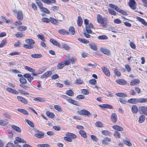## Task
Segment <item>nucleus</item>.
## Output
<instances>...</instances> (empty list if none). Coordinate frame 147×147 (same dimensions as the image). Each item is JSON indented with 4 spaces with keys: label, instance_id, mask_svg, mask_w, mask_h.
<instances>
[{
    "label": "nucleus",
    "instance_id": "a19ab883",
    "mask_svg": "<svg viewBox=\"0 0 147 147\" xmlns=\"http://www.w3.org/2000/svg\"><path fill=\"white\" fill-rule=\"evenodd\" d=\"M69 33L71 35H74L75 33L74 28L72 26H70L69 29Z\"/></svg>",
    "mask_w": 147,
    "mask_h": 147
},
{
    "label": "nucleus",
    "instance_id": "2f4dec72",
    "mask_svg": "<svg viewBox=\"0 0 147 147\" xmlns=\"http://www.w3.org/2000/svg\"><path fill=\"white\" fill-rule=\"evenodd\" d=\"M43 3L47 4L50 5L51 3H55L56 0H41Z\"/></svg>",
    "mask_w": 147,
    "mask_h": 147
},
{
    "label": "nucleus",
    "instance_id": "ddd939ff",
    "mask_svg": "<svg viewBox=\"0 0 147 147\" xmlns=\"http://www.w3.org/2000/svg\"><path fill=\"white\" fill-rule=\"evenodd\" d=\"M101 70L108 77L111 76V73L109 69L105 67H102L101 68Z\"/></svg>",
    "mask_w": 147,
    "mask_h": 147
},
{
    "label": "nucleus",
    "instance_id": "423d86ee",
    "mask_svg": "<svg viewBox=\"0 0 147 147\" xmlns=\"http://www.w3.org/2000/svg\"><path fill=\"white\" fill-rule=\"evenodd\" d=\"M84 22L85 24L86 25V29L87 32L88 33H92V31L91 29L93 28L94 26L91 23L88 25L89 21L87 19H85L84 20Z\"/></svg>",
    "mask_w": 147,
    "mask_h": 147
},
{
    "label": "nucleus",
    "instance_id": "c9c22d12",
    "mask_svg": "<svg viewBox=\"0 0 147 147\" xmlns=\"http://www.w3.org/2000/svg\"><path fill=\"white\" fill-rule=\"evenodd\" d=\"M138 111V109L136 105H133L131 107V111L134 114L137 113Z\"/></svg>",
    "mask_w": 147,
    "mask_h": 147
},
{
    "label": "nucleus",
    "instance_id": "20e7f679",
    "mask_svg": "<svg viewBox=\"0 0 147 147\" xmlns=\"http://www.w3.org/2000/svg\"><path fill=\"white\" fill-rule=\"evenodd\" d=\"M25 42L28 44L23 45V47L27 49H32L33 48L34 45L35 43L34 40L32 38H27L25 40Z\"/></svg>",
    "mask_w": 147,
    "mask_h": 147
},
{
    "label": "nucleus",
    "instance_id": "e2e57ef3",
    "mask_svg": "<svg viewBox=\"0 0 147 147\" xmlns=\"http://www.w3.org/2000/svg\"><path fill=\"white\" fill-rule=\"evenodd\" d=\"M26 122L31 127H34V125L32 122L27 119L25 120Z\"/></svg>",
    "mask_w": 147,
    "mask_h": 147
},
{
    "label": "nucleus",
    "instance_id": "052dcab7",
    "mask_svg": "<svg viewBox=\"0 0 147 147\" xmlns=\"http://www.w3.org/2000/svg\"><path fill=\"white\" fill-rule=\"evenodd\" d=\"M98 38L99 40H106L108 39V37L106 35H102L99 36Z\"/></svg>",
    "mask_w": 147,
    "mask_h": 147
},
{
    "label": "nucleus",
    "instance_id": "bb28decb",
    "mask_svg": "<svg viewBox=\"0 0 147 147\" xmlns=\"http://www.w3.org/2000/svg\"><path fill=\"white\" fill-rule=\"evenodd\" d=\"M140 80L137 79H133L132 80L130 83V85L131 86L136 85L139 83Z\"/></svg>",
    "mask_w": 147,
    "mask_h": 147
},
{
    "label": "nucleus",
    "instance_id": "864d4df0",
    "mask_svg": "<svg viewBox=\"0 0 147 147\" xmlns=\"http://www.w3.org/2000/svg\"><path fill=\"white\" fill-rule=\"evenodd\" d=\"M145 120V116L143 115H140L139 118L138 122L140 123H143Z\"/></svg>",
    "mask_w": 147,
    "mask_h": 147
},
{
    "label": "nucleus",
    "instance_id": "4be33fe9",
    "mask_svg": "<svg viewBox=\"0 0 147 147\" xmlns=\"http://www.w3.org/2000/svg\"><path fill=\"white\" fill-rule=\"evenodd\" d=\"M100 51L105 54L109 55L110 54V51L108 49L103 47L100 48Z\"/></svg>",
    "mask_w": 147,
    "mask_h": 147
},
{
    "label": "nucleus",
    "instance_id": "09e8293b",
    "mask_svg": "<svg viewBox=\"0 0 147 147\" xmlns=\"http://www.w3.org/2000/svg\"><path fill=\"white\" fill-rule=\"evenodd\" d=\"M11 127L16 131L18 132H21V129L19 127L13 125L11 126Z\"/></svg>",
    "mask_w": 147,
    "mask_h": 147
},
{
    "label": "nucleus",
    "instance_id": "b1692460",
    "mask_svg": "<svg viewBox=\"0 0 147 147\" xmlns=\"http://www.w3.org/2000/svg\"><path fill=\"white\" fill-rule=\"evenodd\" d=\"M98 106L101 108H107L110 109H113V107L112 106L106 104H103L102 105H99Z\"/></svg>",
    "mask_w": 147,
    "mask_h": 147
},
{
    "label": "nucleus",
    "instance_id": "f03ea898",
    "mask_svg": "<svg viewBox=\"0 0 147 147\" xmlns=\"http://www.w3.org/2000/svg\"><path fill=\"white\" fill-rule=\"evenodd\" d=\"M97 20L100 26L103 28L107 27L108 24V20L106 18H103L100 14H98L96 17Z\"/></svg>",
    "mask_w": 147,
    "mask_h": 147
},
{
    "label": "nucleus",
    "instance_id": "774afa93",
    "mask_svg": "<svg viewBox=\"0 0 147 147\" xmlns=\"http://www.w3.org/2000/svg\"><path fill=\"white\" fill-rule=\"evenodd\" d=\"M59 7L56 6H54L51 7V10L55 12L59 9Z\"/></svg>",
    "mask_w": 147,
    "mask_h": 147
},
{
    "label": "nucleus",
    "instance_id": "0eeeda50",
    "mask_svg": "<svg viewBox=\"0 0 147 147\" xmlns=\"http://www.w3.org/2000/svg\"><path fill=\"white\" fill-rule=\"evenodd\" d=\"M60 97L66 100L69 103L73 104L77 106L80 105L79 103L77 101L71 99V97H69L65 95H62Z\"/></svg>",
    "mask_w": 147,
    "mask_h": 147
},
{
    "label": "nucleus",
    "instance_id": "79ce46f5",
    "mask_svg": "<svg viewBox=\"0 0 147 147\" xmlns=\"http://www.w3.org/2000/svg\"><path fill=\"white\" fill-rule=\"evenodd\" d=\"M46 115L51 118H53L55 117V115L52 112H50L49 111H47L46 112Z\"/></svg>",
    "mask_w": 147,
    "mask_h": 147
},
{
    "label": "nucleus",
    "instance_id": "8fccbe9b",
    "mask_svg": "<svg viewBox=\"0 0 147 147\" xmlns=\"http://www.w3.org/2000/svg\"><path fill=\"white\" fill-rule=\"evenodd\" d=\"M78 40L84 44H87L89 42V41L88 40L85 39L79 38L78 39Z\"/></svg>",
    "mask_w": 147,
    "mask_h": 147
},
{
    "label": "nucleus",
    "instance_id": "1a4fd4ad",
    "mask_svg": "<svg viewBox=\"0 0 147 147\" xmlns=\"http://www.w3.org/2000/svg\"><path fill=\"white\" fill-rule=\"evenodd\" d=\"M77 113L80 115L89 117L91 115V114L90 112L86 109H82L78 111Z\"/></svg>",
    "mask_w": 147,
    "mask_h": 147
},
{
    "label": "nucleus",
    "instance_id": "4468645a",
    "mask_svg": "<svg viewBox=\"0 0 147 147\" xmlns=\"http://www.w3.org/2000/svg\"><path fill=\"white\" fill-rule=\"evenodd\" d=\"M24 77L27 79L28 82L31 83L34 79L33 77L31 76V74L29 73L24 74L23 75Z\"/></svg>",
    "mask_w": 147,
    "mask_h": 147
},
{
    "label": "nucleus",
    "instance_id": "69168bd1",
    "mask_svg": "<svg viewBox=\"0 0 147 147\" xmlns=\"http://www.w3.org/2000/svg\"><path fill=\"white\" fill-rule=\"evenodd\" d=\"M117 11L121 13L123 15L127 16V13L126 11L122 9H120L119 8L118 9V10H117Z\"/></svg>",
    "mask_w": 147,
    "mask_h": 147
},
{
    "label": "nucleus",
    "instance_id": "680f3d73",
    "mask_svg": "<svg viewBox=\"0 0 147 147\" xmlns=\"http://www.w3.org/2000/svg\"><path fill=\"white\" fill-rule=\"evenodd\" d=\"M123 142L126 145L129 146H130L132 145L131 143L128 139L127 140H123Z\"/></svg>",
    "mask_w": 147,
    "mask_h": 147
},
{
    "label": "nucleus",
    "instance_id": "72a5a7b5",
    "mask_svg": "<svg viewBox=\"0 0 147 147\" xmlns=\"http://www.w3.org/2000/svg\"><path fill=\"white\" fill-rule=\"evenodd\" d=\"M65 135L66 136L70 138L71 139H75L77 137L74 134L69 132H67Z\"/></svg>",
    "mask_w": 147,
    "mask_h": 147
},
{
    "label": "nucleus",
    "instance_id": "6e6d98bb",
    "mask_svg": "<svg viewBox=\"0 0 147 147\" xmlns=\"http://www.w3.org/2000/svg\"><path fill=\"white\" fill-rule=\"evenodd\" d=\"M108 11L109 13L111 15L116 16L117 14L116 11L112 9L109 8L108 9Z\"/></svg>",
    "mask_w": 147,
    "mask_h": 147
},
{
    "label": "nucleus",
    "instance_id": "2eb2a0df",
    "mask_svg": "<svg viewBox=\"0 0 147 147\" xmlns=\"http://www.w3.org/2000/svg\"><path fill=\"white\" fill-rule=\"evenodd\" d=\"M139 111L142 114L147 115V107L141 106L139 107Z\"/></svg>",
    "mask_w": 147,
    "mask_h": 147
},
{
    "label": "nucleus",
    "instance_id": "58836bf2",
    "mask_svg": "<svg viewBox=\"0 0 147 147\" xmlns=\"http://www.w3.org/2000/svg\"><path fill=\"white\" fill-rule=\"evenodd\" d=\"M58 32L60 34H62L63 35H69V33L68 32L63 29L59 30H58Z\"/></svg>",
    "mask_w": 147,
    "mask_h": 147
},
{
    "label": "nucleus",
    "instance_id": "393cba45",
    "mask_svg": "<svg viewBox=\"0 0 147 147\" xmlns=\"http://www.w3.org/2000/svg\"><path fill=\"white\" fill-rule=\"evenodd\" d=\"M7 91L9 92L14 94H18V92L16 90L12 89L9 87H7L6 89Z\"/></svg>",
    "mask_w": 147,
    "mask_h": 147
},
{
    "label": "nucleus",
    "instance_id": "39448f33",
    "mask_svg": "<svg viewBox=\"0 0 147 147\" xmlns=\"http://www.w3.org/2000/svg\"><path fill=\"white\" fill-rule=\"evenodd\" d=\"M35 2L42 12L46 14H50L49 11L47 8L43 7V5L39 0H35Z\"/></svg>",
    "mask_w": 147,
    "mask_h": 147
},
{
    "label": "nucleus",
    "instance_id": "a878e982",
    "mask_svg": "<svg viewBox=\"0 0 147 147\" xmlns=\"http://www.w3.org/2000/svg\"><path fill=\"white\" fill-rule=\"evenodd\" d=\"M114 130H115L116 131H122L124 130L123 127L121 126L118 125H115L112 126Z\"/></svg>",
    "mask_w": 147,
    "mask_h": 147
},
{
    "label": "nucleus",
    "instance_id": "aec40b11",
    "mask_svg": "<svg viewBox=\"0 0 147 147\" xmlns=\"http://www.w3.org/2000/svg\"><path fill=\"white\" fill-rule=\"evenodd\" d=\"M52 74V72L51 71H48L46 72L42 75L41 76V78L42 79L46 78L50 76Z\"/></svg>",
    "mask_w": 147,
    "mask_h": 147
},
{
    "label": "nucleus",
    "instance_id": "0e129e2a",
    "mask_svg": "<svg viewBox=\"0 0 147 147\" xmlns=\"http://www.w3.org/2000/svg\"><path fill=\"white\" fill-rule=\"evenodd\" d=\"M102 133L104 135L108 136H109L111 134V133L109 131L106 130L102 131Z\"/></svg>",
    "mask_w": 147,
    "mask_h": 147
},
{
    "label": "nucleus",
    "instance_id": "a18cd8bd",
    "mask_svg": "<svg viewBox=\"0 0 147 147\" xmlns=\"http://www.w3.org/2000/svg\"><path fill=\"white\" fill-rule=\"evenodd\" d=\"M79 133L82 137L84 138H87L86 133L85 131L83 130H80L79 131Z\"/></svg>",
    "mask_w": 147,
    "mask_h": 147
},
{
    "label": "nucleus",
    "instance_id": "c03bdc74",
    "mask_svg": "<svg viewBox=\"0 0 147 147\" xmlns=\"http://www.w3.org/2000/svg\"><path fill=\"white\" fill-rule=\"evenodd\" d=\"M65 94L70 96H73L74 95V92L71 89L67 90Z\"/></svg>",
    "mask_w": 147,
    "mask_h": 147
},
{
    "label": "nucleus",
    "instance_id": "c756f323",
    "mask_svg": "<svg viewBox=\"0 0 147 147\" xmlns=\"http://www.w3.org/2000/svg\"><path fill=\"white\" fill-rule=\"evenodd\" d=\"M61 48L67 51H69L70 49V47L67 44L65 43H62V47L61 46Z\"/></svg>",
    "mask_w": 147,
    "mask_h": 147
},
{
    "label": "nucleus",
    "instance_id": "338daca9",
    "mask_svg": "<svg viewBox=\"0 0 147 147\" xmlns=\"http://www.w3.org/2000/svg\"><path fill=\"white\" fill-rule=\"evenodd\" d=\"M38 38L40 39L43 41H45L44 35L42 34H39L37 35Z\"/></svg>",
    "mask_w": 147,
    "mask_h": 147
},
{
    "label": "nucleus",
    "instance_id": "9d476101",
    "mask_svg": "<svg viewBox=\"0 0 147 147\" xmlns=\"http://www.w3.org/2000/svg\"><path fill=\"white\" fill-rule=\"evenodd\" d=\"M128 6L132 10L136 9L137 4L134 0H129L128 3Z\"/></svg>",
    "mask_w": 147,
    "mask_h": 147
},
{
    "label": "nucleus",
    "instance_id": "f257e3e1",
    "mask_svg": "<svg viewBox=\"0 0 147 147\" xmlns=\"http://www.w3.org/2000/svg\"><path fill=\"white\" fill-rule=\"evenodd\" d=\"M76 59L75 58L71 57L69 60L67 59L65 60L64 61L59 63L57 66V69H61L65 66L68 65H70V63L73 64L76 61Z\"/></svg>",
    "mask_w": 147,
    "mask_h": 147
},
{
    "label": "nucleus",
    "instance_id": "f3484780",
    "mask_svg": "<svg viewBox=\"0 0 147 147\" xmlns=\"http://www.w3.org/2000/svg\"><path fill=\"white\" fill-rule=\"evenodd\" d=\"M115 82L118 84L121 85H126L127 84V82L125 80L122 79L116 80Z\"/></svg>",
    "mask_w": 147,
    "mask_h": 147
},
{
    "label": "nucleus",
    "instance_id": "f704fd0d",
    "mask_svg": "<svg viewBox=\"0 0 147 147\" xmlns=\"http://www.w3.org/2000/svg\"><path fill=\"white\" fill-rule=\"evenodd\" d=\"M83 23V20L82 17L80 16H78L77 20V24L79 27L81 26Z\"/></svg>",
    "mask_w": 147,
    "mask_h": 147
},
{
    "label": "nucleus",
    "instance_id": "5fc2aeb1",
    "mask_svg": "<svg viewBox=\"0 0 147 147\" xmlns=\"http://www.w3.org/2000/svg\"><path fill=\"white\" fill-rule=\"evenodd\" d=\"M8 138L11 139L13 136V133L12 131L10 130H8L6 132Z\"/></svg>",
    "mask_w": 147,
    "mask_h": 147
},
{
    "label": "nucleus",
    "instance_id": "dca6fc26",
    "mask_svg": "<svg viewBox=\"0 0 147 147\" xmlns=\"http://www.w3.org/2000/svg\"><path fill=\"white\" fill-rule=\"evenodd\" d=\"M14 12L15 13H16L17 14V18L18 20L22 21L23 20V15L22 11H17L16 10H14Z\"/></svg>",
    "mask_w": 147,
    "mask_h": 147
},
{
    "label": "nucleus",
    "instance_id": "4d7b16f0",
    "mask_svg": "<svg viewBox=\"0 0 147 147\" xmlns=\"http://www.w3.org/2000/svg\"><path fill=\"white\" fill-rule=\"evenodd\" d=\"M113 135L116 138L119 139L121 138V135L120 133L117 131H115Z\"/></svg>",
    "mask_w": 147,
    "mask_h": 147
},
{
    "label": "nucleus",
    "instance_id": "c85d7f7f",
    "mask_svg": "<svg viewBox=\"0 0 147 147\" xmlns=\"http://www.w3.org/2000/svg\"><path fill=\"white\" fill-rule=\"evenodd\" d=\"M111 140L109 138L106 137L102 141V143L104 145H107L109 143L111 142Z\"/></svg>",
    "mask_w": 147,
    "mask_h": 147
},
{
    "label": "nucleus",
    "instance_id": "49530a36",
    "mask_svg": "<svg viewBox=\"0 0 147 147\" xmlns=\"http://www.w3.org/2000/svg\"><path fill=\"white\" fill-rule=\"evenodd\" d=\"M114 73L117 77H119L121 75V72L116 68L115 69Z\"/></svg>",
    "mask_w": 147,
    "mask_h": 147
},
{
    "label": "nucleus",
    "instance_id": "473e14b6",
    "mask_svg": "<svg viewBox=\"0 0 147 147\" xmlns=\"http://www.w3.org/2000/svg\"><path fill=\"white\" fill-rule=\"evenodd\" d=\"M33 100L35 101L42 102H45V100L44 97L41 98L39 97H34L33 98Z\"/></svg>",
    "mask_w": 147,
    "mask_h": 147
},
{
    "label": "nucleus",
    "instance_id": "5701e85b",
    "mask_svg": "<svg viewBox=\"0 0 147 147\" xmlns=\"http://www.w3.org/2000/svg\"><path fill=\"white\" fill-rule=\"evenodd\" d=\"M50 41L53 45L61 48V46L60 43L58 42L56 40L53 39L51 38L50 39Z\"/></svg>",
    "mask_w": 147,
    "mask_h": 147
},
{
    "label": "nucleus",
    "instance_id": "412c9836",
    "mask_svg": "<svg viewBox=\"0 0 147 147\" xmlns=\"http://www.w3.org/2000/svg\"><path fill=\"white\" fill-rule=\"evenodd\" d=\"M18 100L21 102L22 103L24 104H27L28 103L27 100L25 98L21 96H17Z\"/></svg>",
    "mask_w": 147,
    "mask_h": 147
},
{
    "label": "nucleus",
    "instance_id": "3c124183",
    "mask_svg": "<svg viewBox=\"0 0 147 147\" xmlns=\"http://www.w3.org/2000/svg\"><path fill=\"white\" fill-rule=\"evenodd\" d=\"M109 6L111 8L115 10L116 11L118 10L119 7L117 5L112 3H110L109 4Z\"/></svg>",
    "mask_w": 147,
    "mask_h": 147
},
{
    "label": "nucleus",
    "instance_id": "a211bd4d",
    "mask_svg": "<svg viewBox=\"0 0 147 147\" xmlns=\"http://www.w3.org/2000/svg\"><path fill=\"white\" fill-rule=\"evenodd\" d=\"M111 119L113 123H116L118 119L116 113H113L111 115Z\"/></svg>",
    "mask_w": 147,
    "mask_h": 147
},
{
    "label": "nucleus",
    "instance_id": "6e6552de",
    "mask_svg": "<svg viewBox=\"0 0 147 147\" xmlns=\"http://www.w3.org/2000/svg\"><path fill=\"white\" fill-rule=\"evenodd\" d=\"M19 81L21 83L19 85L20 86L24 89H27L28 87L27 86L25 85L27 83L26 79L24 77L20 78V79Z\"/></svg>",
    "mask_w": 147,
    "mask_h": 147
},
{
    "label": "nucleus",
    "instance_id": "e433bc0d",
    "mask_svg": "<svg viewBox=\"0 0 147 147\" xmlns=\"http://www.w3.org/2000/svg\"><path fill=\"white\" fill-rule=\"evenodd\" d=\"M89 45L90 47L94 51H96L97 50V48L96 45L93 42L89 44Z\"/></svg>",
    "mask_w": 147,
    "mask_h": 147
},
{
    "label": "nucleus",
    "instance_id": "ea45409f",
    "mask_svg": "<svg viewBox=\"0 0 147 147\" xmlns=\"http://www.w3.org/2000/svg\"><path fill=\"white\" fill-rule=\"evenodd\" d=\"M115 95L118 97L122 98H125L127 96V94L124 92L116 93Z\"/></svg>",
    "mask_w": 147,
    "mask_h": 147
},
{
    "label": "nucleus",
    "instance_id": "de8ad7c7",
    "mask_svg": "<svg viewBox=\"0 0 147 147\" xmlns=\"http://www.w3.org/2000/svg\"><path fill=\"white\" fill-rule=\"evenodd\" d=\"M27 27L25 26H20L17 28V29L19 31H23L26 30Z\"/></svg>",
    "mask_w": 147,
    "mask_h": 147
},
{
    "label": "nucleus",
    "instance_id": "7c9ffc66",
    "mask_svg": "<svg viewBox=\"0 0 147 147\" xmlns=\"http://www.w3.org/2000/svg\"><path fill=\"white\" fill-rule=\"evenodd\" d=\"M16 140L14 141V144H17V142L20 143H26V141L23 139L19 137H16Z\"/></svg>",
    "mask_w": 147,
    "mask_h": 147
},
{
    "label": "nucleus",
    "instance_id": "f8f14e48",
    "mask_svg": "<svg viewBox=\"0 0 147 147\" xmlns=\"http://www.w3.org/2000/svg\"><path fill=\"white\" fill-rule=\"evenodd\" d=\"M58 18V17H57V19L52 17L50 18L49 22H51V23L53 24L57 25L58 23V21L59 22H62V19H59Z\"/></svg>",
    "mask_w": 147,
    "mask_h": 147
},
{
    "label": "nucleus",
    "instance_id": "603ef678",
    "mask_svg": "<svg viewBox=\"0 0 147 147\" xmlns=\"http://www.w3.org/2000/svg\"><path fill=\"white\" fill-rule=\"evenodd\" d=\"M16 36L18 38H22L24 37V35L22 32H18L15 34Z\"/></svg>",
    "mask_w": 147,
    "mask_h": 147
},
{
    "label": "nucleus",
    "instance_id": "37998d69",
    "mask_svg": "<svg viewBox=\"0 0 147 147\" xmlns=\"http://www.w3.org/2000/svg\"><path fill=\"white\" fill-rule=\"evenodd\" d=\"M17 111L20 113H21L24 114L28 115V113L27 111L26 110L20 108H19L17 109Z\"/></svg>",
    "mask_w": 147,
    "mask_h": 147
},
{
    "label": "nucleus",
    "instance_id": "6ab92c4d",
    "mask_svg": "<svg viewBox=\"0 0 147 147\" xmlns=\"http://www.w3.org/2000/svg\"><path fill=\"white\" fill-rule=\"evenodd\" d=\"M36 132L37 133L34 135L35 137L39 138H42L44 137V134L43 132L38 130H37Z\"/></svg>",
    "mask_w": 147,
    "mask_h": 147
},
{
    "label": "nucleus",
    "instance_id": "4c0bfd02",
    "mask_svg": "<svg viewBox=\"0 0 147 147\" xmlns=\"http://www.w3.org/2000/svg\"><path fill=\"white\" fill-rule=\"evenodd\" d=\"M31 56L32 57L35 59L40 58L42 57V55L39 53L33 54Z\"/></svg>",
    "mask_w": 147,
    "mask_h": 147
},
{
    "label": "nucleus",
    "instance_id": "bf43d9fd",
    "mask_svg": "<svg viewBox=\"0 0 147 147\" xmlns=\"http://www.w3.org/2000/svg\"><path fill=\"white\" fill-rule=\"evenodd\" d=\"M8 123V122L6 119L2 120L0 121V125L2 126L6 125Z\"/></svg>",
    "mask_w": 147,
    "mask_h": 147
},
{
    "label": "nucleus",
    "instance_id": "13d9d810",
    "mask_svg": "<svg viewBox=\"0 0 147 147\" xmlns=\"http://www.w3.org/2000/svg\"><path fill=\"white\" fill-rule=\"evenodd\" d=\"M96 127H102L103 126V123L100 121H98L95 123Z\"/></svg>",
    "mask_w": 147,
    "mask_h": 147
},
{
    "label": "nucleus",
    "instance_id": "9b49d317",
    "mask_svg": "<svg viewBox=\"0 0 147 147\" xmlns=\"http://www.w3.org/2000/svg\"><path fill=\"white\" fill-rule=\"evenodd\" d=\"M24 67L26 70L32 73V74L33 76H36L38 74V73L35 72V70L34 69H32L27 66H24Z\"/></svg>",
    "mask_w": 147,
    "mask_h": 147
},
{
    "label": "nucleus",
    "instance_id": "cd10ccee",
    "mask_svg": "<svg viewBox=\"0 0 147 147\" xmlns=\"http://www.w3.org/2000/svg\"><path fill=\"white\" fill-rule=\"evenodd\" d=\"M136 19L145 26H147V22L143 19L139 17H136Z\"/></svg>",
    "mask_w": 147,
    "mask_h": 147
},
{
    "label": "nucleus",
    "instance_id": "7ed1b4c3",
    "mask_svg": "<svg viewBox=\"0 0 147 147\" xmlns=\"http://www.w3.org/2000/svg\"><path fill=\"white\" fill-rule=\"evenodd\" d=\"M127 102L129 103L132 104L146 103L147 102V98H142L139 99L131 98L128 100Z\"/></svg>",
    "mask_w": 147,
    "mask_h": 147
}]
</instances>
